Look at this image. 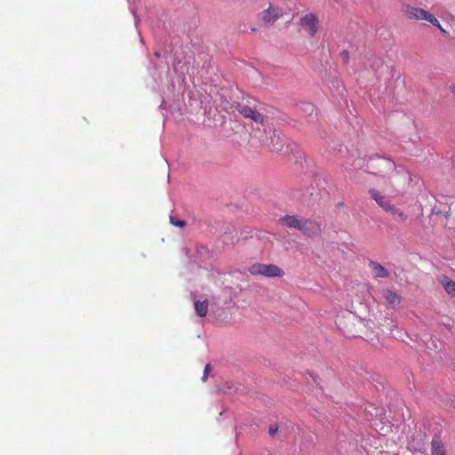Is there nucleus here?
I'll list each match as a JSON object with an SVG mask.
<instances>
[{
  "mask_svg": "<svg viewBox=\"0 0 455 455\" xmlns=\"http://www.w3.org/2000/svg\"><path fill=\"white\" fill-rule=\"evenodd\" d=\"M298 230L304 235L315 237L320 235L321 227L318 222L303 217Z\"/></svg>",
  "mask_w": 455,
  "mask_h": 455,
  "instance_id": "5",
  "label": "nucleus"
},
{
  "mask_svg": "<svg viewBox=\"0 0 455 455\" xmlns=\"http://www.w3.org/2000/svg\"><path fill=\"white\" fill-rule=\"evenodd\" d=\"M390 267L371 261V276L375 278H388L391 275Z\"/></svg>",
  "mask_w": 455,
  "mask_h": 455,
  "instance_id": "11",
  "label": "nucleus"
},
{
  "mask_svg": "<svg viewBox=\"0 0 455 455\" xmlns=\"http://www.w3.org/2000/svg\"><path fill=\"white\" fill-rule=\"evenodd\" d=\"M235 108L244 118H250L257 124L264 123V115L257 111L255 108L240 103H237Z\"/></svg>",
  "mask_w": 455,
  "mask_h": 455,
  "instance_id": "6",
  "label": "nucleus"
},
{
  "mask_svg": "<svg viewBox=\"0 0 455 455\" xmlns=\"http://www.w3.org/2000/svg\"><path fill=\"white\" fill-rule=\"evenodd\" d=\"M319 20L313 13H308L301 18L300 26L310 36H314L318 30Z\"/></svg>",
  "mask_w": 455,
  "mask_h": 455,
  "instance_id": "7",
  "label": "nucleus"
},
{
  "mask_svg": "<svg viewBox=\"0 0 455 455\" xmlns=\"http://www.w3.org/2000/svg\"><path fill=\"white\" fill-rule=\"evenodd\" d=\"M383 68H385V69L388 70V69H389V67L386 65V66H383Z\"/></svg>",
  "mask_w": 455,
  "mask_h": 455,
  "instance_id": "24",
  "label": "nucleus"
},
{
  "mask_svg": "<svg viewBox=\"0 0 455 455\" xmlns=\"http://www.w3.org/2000/svg\"><path fill=\"white\" fill-rule=\"evenodd\" d=\"M208 306H209L208 299H204L203 301H201V300L195 301V310L196 312V315L200 317H204L208 313Z\"/></svg>",
  "mask_w": 455,
  "mask_h": 455,
  "instance_id": "16",
  "label": "nucleus"
},
{
  "mask_svg": "<svg viewBox=\"0 0 455 455\" xmlns=\"http://www.w3.org/2000/svg\"><path fill=\"white\" fill-rule=\"evenodd\" d=\"M431 455H446L443 443L438 437L433 438L431 442Z\"/></svg>",
  "mask_w": 455,
  "mask_h": 455,
  "instance_id": "15",
  "label": "nucleus"
},
{
  "mask_svg": "<svg viewBox=\"0 0 455 455\" xmlns=\"http://www.w3.org/2000/svg\"><path fill=\"white\" fill-rule=\"evenodd\" d=\"M282 10L278 7L269 6L261 13V20L266 25L273 24L282 16Z\"/></svg>",
  "mask_w": 455,
  "mask_h": 455,
  "instance_id": "9",
  "label": "nucleus"
},
{
  "mask_svg": "<svg viewBox=\"0 0 455 455\" xmlns=\"http://www.w3.org/2000/svg\"><path fill=\"white\" fill-rule=\"evenodd\" d=\"M170 220L171 222L174 225V226H177V227H180V228H183L185 226V221L184 220H177L175 221L173 217H170Z\"/></svg>",
  "mask_w": 455,
  "mask_h": 455,
  "instance_id": "21",
  "label": "nucleus"
},
{
  "mask_svg": "<svg viewBox=\"0 0 455 455\" xmlns=\"http://www.w3.org/2000/svg\"><path fill=\"white\" fill-rule=\"evenodd\" d=\"M402 12L406 19L416 21H427L431 16V13L427 12L426 10L417 6L411 5L409 4H402Z\"/></svg>",
  "mask_w": 455,
  "mask_h": 455,
  "instance_id": "4",
  "label": "nucleus"
},
{
  "mask_svg": "<svg viewBox=\"0 0 455 455\" xmlns=\"http://www.w3.org/2000/svg\"><path fill=\"white\" fill-rule=\"evenodd\" d=\"M338 328L348 338H358L366 333L368 321L361 315L348 314L339 316L337 320Z\"/></svg>",
  "mask_w": 455,
  "mask_h": 455,
  "instance_id": "2",
  "label": "nucleus"
},
{
  "mask_svg": "<svg viewBox=\"0 0 455 455\" xmlns=\"http://www.w3.org/2000/svg\"><path fill=\"white\" fill-rule=\"evenodd\" d=\"M382 297L392 307L397 306L401 301L399 295L390 290H384L382 291Z\"/></svg>",
  "mask_w": 455,
  "mask_h": 455,
  "instance_id": "14",
  "label": "nucleus"
},
{
  "mask_svg": "<svg viewBox=\"0 0 455 455\" xmlns=\"http://www.w3.org/2000/svg\"><path fill=\"white\" fill-rule=\"evenodd\" d=\"M440 283L443 286L445 291L451 297L455 298V282L450 279L447 275L440 277Z\"/></svg>",
  "mask_w": 455,
  "mask_h": 455,
  "instance_id": "13",
  "label": "nucleus"
},
{
  "mask_svg": "<svg viewBox=\"0 0 455 455\" xmlns=\"http://www.w3.org/2000/svg\"><path fill=\"white\" fill-rule=\"evenodd\" d=\"M427 22L431 23L434 27L437 28L442 32H445V30L443 28V27L440 24V22L438 21V20L433 14H431V16L428 19Z\"/></svg>",
  "mask_w": 455,
  "mask_h": 455,
  "instance_id": "18",
  "label": "nucleus"
},
{
  "mask_svg": "<svg viewBox=\"0 0 455 455\" xmlns=\"http://www.w3.org/2000/svg\"><path fill=\"white\" fill-rule=\"evenodd\" d=\"M451 92H452V93L455 95V85H453V86L451 87Z\"/></svg>",
  "mask_w": 455,
  "mask_h": 455,
  "instance_id": "23",
  "label": "nucleus"
},
{
  "mask_svg": "<svg viewBox=\"0 0 455 455\" xmlns=\"http://www.w3.org/2000/svg\"><path fill=\"white\" fill-rule=\"evenodd\" d=\"M391 215L395 216L397 220L399 221H406L408 219V216L404 214L399 208L394 206V210H391L389 212Z\"/></svg>",
  "mask_w": 455,
  "mask_h": 455,
  "instance_id": "17",
  "label": "nucleus"
},
{
  "mask_svg": "<svg viewBox=\"0 0 455 455\" xmlns=\"http://www.w3.org/2000/svg\"><path fill=\"white\" fill-rule=\"evenodd\" d=\"M371 197L386 212L389 213L391 210H394L395 205L391 204L390 200L385 196L380 195L379 192L371 191Z\"/></svg>",
  "mask_w": 455,
  "mask_h": 455,
  "instance_id": "12",
  "label": "nucleus"
},
{
  "mask_svg": "<svg viewBox=\"0 0 455 455\" xmlns=\"http://www.w3.org/2000/svg\"><path fill=\"white\" fill-rule=\"evenodd\" d=\"M371 161H374L373 167L377 170V172L385 175L389 173L390 172L395 170V164L388 158L376 157L372 158Z\"/></svg>",
  "mask_w": 455,
  "mask_h": 455,
  "instance_id": "8",
  "label": "nucleus"
},
{
  "mask_svg": "<svg viewBox=\"0 0 455 455\" xmlns=\"http://www.w3.org/2000/svg\"><path fill=\"white\" fill-rule=\"evenodd\" d=\"M211 371H212L211 365L209 363L206 364L204 367V375L202 377L203 381H206V379L208 378V374L210 373Z\"/></svg>",
  "mask_w": 455,
  "mask_h": 455,
  "instance_id": "20",
  "label": "nucleus"
},
{
  "mask_svg": "<svg viewBox=\"0 0 455 455\" xmlns=\"http://www.w3.org/2000/svg\"><path fill=\"white\" fill-rule=\"evenodd\" d=\"M375 390L379 393L381 392L379 395V400L377 401L379 405H375L374 413L371 411V428L379 434L380 435H387L391 430V424L389 420V416L387 415V410L384 407V403H387V394L384 392V387L380 384V387L379 386L374 387Z\"/></svg>",
  "mask_w": 455,
  "mask_h": 455,
  "instance_id": "1",
  "label": "nucleus"
},
{
  "mask_svg": "<svg viewBox=\"0 0 455 455\" xmlns=\"http://www.w3.org/2000/svg\"><path fill=\"white\" fill-rule=\"evenodd\" d=\"M249 272L252 275H263L266 277H281L284 275L283 270L275 264L254 263L250 268Z\"/></svg>",
  "mask_w": 455,
  "mask_h": 455,
  "instance_id": "3",
  "label": "nucleus"
},
{
  "mask_svg": "<svg viewBox=\"0 0 455 455\" xmlns=\"http://www.w3.org/2000/svg\"><path fill=\"white\" fill-rule=\"evenodd\" d=\"M277 427H270L269 433L271 435H275L277 433Z\"/></svg>",
  "mask_w": 455,
  "mask_h": 455,
  "instance_id": "22",
  "label": "nucleus"
},
{
  "mask_svg": "<svg viewBox=\"0 0 455 455\" xmlns=\"http://www.w3.org/2000/svg\"><path fill=\"white\" fill-rule=\"evenodd\" d=\"M302 219L299 215H285L279 219V223L283 227L298 230Z\"/></svg>",
  "mask_w": 455,
  "mask_h": 455,
  "instance_id": "10",
  "label": "nucleus"
},
{
  "mask_svg": "<svg viewBox=\"0 0 455 455\" xmlns=\"http://www.w3.org/2000/svg\"><path fill=\"white\" fill-rule=\"evenodd\" d=\"M427 22L431 23L434 27L437 28L442 32H445V30L443 28V27L440 24V22L438 21V20L433 14H431V16L428 19Z\"/></svg>",
  "mask_w": 455,
  "mask_h": 455,
  "instance_id": "19",
  "label": "nucleus"
}]
</instances>
